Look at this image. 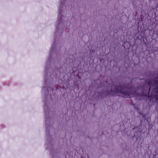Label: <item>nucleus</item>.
Masks as SVG:
<instances>
[{
  "label": "nucleus",
  "instance_id": "nucleus-1",
  "mask_svg": "<svg viewBox=\"0 0 158 158\" xmlns=\"http://www.w3.org/2000/svg\"><path fill=\"white\" fill-rule=\"evenodd\" d=\"M112 87L110 94L114 96H120L122 95L124 98H131L130 97H133L136 94V91H133L132 89H128L127 91L125 90L124 86L121 85L116 86L115 87Z\"/></svg>",
  "mask_w": 158,
  "mask_h": 158
},
{
  "label": "nucleus",
  "instance_id": "nucleus-3",
  "mask_svg": "<svg viewBox=\"0 0 158 158\" xmlns=\"http://www.w3.org/2000/svg\"><path fill=\"white\" fill-rule=\"evenodd\" d=\"M131 104L133 106H134V104L133 103V101L131 99Z\"/></svg>",
  "mask_w": 158,
  "mask_h": 158
},
{
  "label": "nucleus",
  "instance_id": "nucleus-2",
  "mask_svg": "<svg viewBox=\"0 0 158 158\" xmlns=\"http://www.w3.org/2000/svg\"><path fill=\"white\" fill-rule=\"evenodd\" d=\"M148 83L149 85V87L148 89L147 90L148 94H144L143 92L141 96L144 95L145 96L147 97V95L149 96L151 88L152 87L153 89L152 91L151 96L152 98H155L156 102L158 103V77L154 79L153 83L152 81H149L148 82Z\"/></svg>",
  "mask_w": 158,
  "mask_h": 158
}]
</instances>
